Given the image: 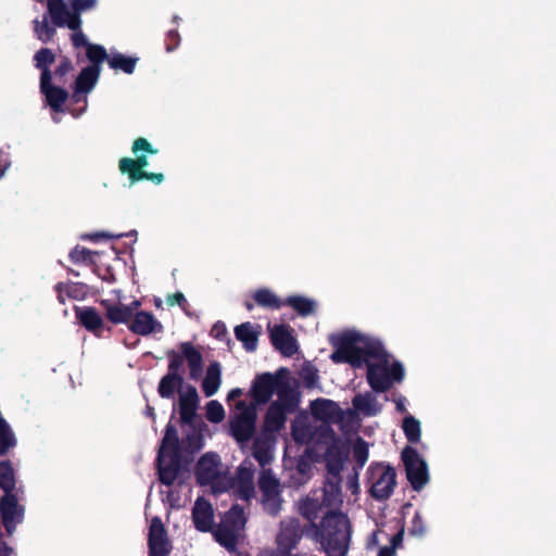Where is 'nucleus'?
Instances as JSON below:
<instances>
[{"mask_svg":"<svg viewBox=\"0 0 556 556\" xmlns=\"http://www.w3.org/2000/svg\"><path fill=\"white\" fill-rule=\"evenodd\" d=\"M192 521L200 532H210L214 525V510L212 504L204 497H198L192 508Z\"/></svg>","mask_w":556,"mask_h":556,"instance_id":"20","label":"nucleus"},{"mask_svg":"<svg viewBox=\"0 0 556 556\" xmlns=\"http://www.w3.org/2000/svg\"><path fill=\"white\" fill-rule=\"evenodd\" d=\"M288 413L278 404L270 403L264 417V430L268 432L280 431L286 424Z\"/></svg>","mask_w":556,"mask_h":556,"instance_id":"31","label":"nucleus"},{"mask_svg":"<svg viewBox=\"0 0 556 556\" xmlns=\"http://www.w3.org/2000/svg\"><path fill=\"white\" fill-rule=\"evenodd\" d=\"M341 475H329L324 483V488L320 491V496L327 502L332 508L336 504L341 502Z\"/></svg>","mask_w":556,"mask_h":556,"instance_id":"30","label":"nucleus"},{"mask_svg":"<svg viewBox=\"0 0 556 556\" xmlns=\"http://www.w3.org/2000/svg\"><path fill=\"white\" fill-rule=\"evenodd\" d=\"M73 31L74 33L71 36L73 46L75 48H81V47L88 48V45H90V43L88 42L85 34L81 31V27L76 30H73Z\"/></svg>","mask_w":556,"mask_h":556,"instance_id":"57","label":"nucleus"},{"mask_svg":"<svg viewBox=\"0 0 556 556\" xmlns=\"http://www.w3.org/2000/svg\"><path fill=\"white\" fill-rule=\"evenodd\" d=\"M366 367L367 382L378 393L389 391L393 383H401L405 377L404 366L397 361L390 365L387 358L379 363H367Z\"/></svg>","mask_w":556,"mask_h":556,"instance_id":"5","label":"nucleus"},{"mask_svg":"<svg viewBox=\"0 0 556 556\" xmlns=\"http://www.w3.org/2000/svg\"><path fill=\"white\" fill-rule=\"evenodd\" d=\"M206 418L211 422H220L225 418L223 405L217 401H211L206 404Z\"/></svg>","mask_w":556,"mask_h":556,"instance_id":"50","label":"nucleus"},{"mask_svg":"<svg viewBox=\"0 0 556 556\" xmlns=\"http://www.w3.org/2000/svg\"><path fill=\"white\" fill-rule=\"evenodd\" d=\"M261 326L253 325L250 321L242 323L235 327L236 339L242 342L247 352H254L257 348Z\"/></svg>","mask_w":556,"mask_h":556,"instance_id":"25","label":"nucleus"},{"mask_svg":"<svg viewBox=\"0 0 556 556\" xmlns=\"http://www.w3.org/2000/svg\"><path fill=\"white\" fill-rule=\"evenodd\" d=\"M65 288L66 296L72 300H85L90 293L89 286L84 282H65Z\"/></svg>","mask_w":556,"mask_h":556,"instance_id":"43","label":"nucleus"},{"mask_svg":"<svg viewBox=\"0 0 556 556\" xmlns=\"http://www.w3.org/2000/svg\"><path fill=\"white\" fill-rule=\"evenodd\" d=\"M48 11L55 26H66L71 29V9L66 7L63 0H48Z\"/></svg>","mask_w":556,"mask_h":556,"instance_id":"33","label":"nucleus"},{"mask_svg":"<svg viewBox=\"0 0 556 556\" xmlns=\"http://www.w3.org/2000/svg\"><path fill=\"white\" fill-rule=\"evenodd\" d=\"M54 54L48 48H41L37 51V68H40L41 72L45 70H49L48 66L54 62Z\"/></svg>","mask_w":556,"mask_h":556,"instance_id":"52","label":"nucleus"},{"mask_svg":"<svg viewBox=\"0 0 556 556\" xmlns=\"http://www.w3.org/2000/svg\"><path fill=\"white\" fill-rule=\"evenodd\" d=\"M334 351L330 359L334 364H350L352 367L361 368L369 363L366 358L371 357L379 361L388 358L381 342L365 338L356 331H348L330 339Z\"/></svg>","mask_w":556,"mask_h":556,"instance_id":"2","label":"nucleus"},{"mask_svg":"<svg viewBox=\"0 0 556 556\" xmlns=\"http://www.w3.org/2000/svg\"><path fill=\"white\" fill-rule=\"evenodd\" d=\"M236 408L240 413L229 421L230 434L239 444H244L253 438L256 430V406L239 401Z\"/></svg>","mask_w":556,"mask_h":556,"instance_id":"9","label":"nucleus"},{"mask_svg":"<svg viewBox=\"0 0 556 556\" xmlns=\"http://www.w3.org/2000/svg\"><path fill=\"white\" fill-rule=\"evenodd\" d=\"M180 43V35L176 29H170L165 36V49L173 52Z\"/></svg>","mask_w":556,"mask_h":556,"instance_id":"56","label":"nucleus"},{"mask_svg":"<svg viewBox=\"0 0 556 556\" xmlns=\"http://www.w3.org/2000/svg\"><path fill=\"white\" fill-rule=\"evenodd\" d=\"M100 72V66L84 67L75 80L74 97H78L81 93L90 92L99 79Z\"/></svg>","mask_w":556,"mask_h":556,"instance_id":"26","label":"nucleus"},{"mask_svg":"<svg viewBox=\"0 0 556 556\" xmlns=\"http://www.w3.org/2000/svg\"><path fill=\"white\" fill-rule=\"evenodd\" d=\"M252 455L263 467L269 464L271 459L268 448L260 441V439H256L253 443Z\"/></svg>","mask_w":556,"mask_h":556,"instance_id":"49","label":"nucleus"},{"mask_svg":"<svg viewBox=\"0 0 556 556\" xmlns=\"http://www.w3.org/2000/svg\"><path fill=\"white\" fill-rule=\"evenodd\" d=\"M72 68V63L68 59H64L60 62V64L55 68V75L58 76H64L66 75L70 70Z\"/></svg>","mask_w":556,"mask_h":556,"instance_id":"59","label":"nucleus"},{"mask_svg":"<svg viewBox=\"0 0 556 556\" xmlns=\"http://www.w3.org/2000/svg\"><path fill=\"white\" fill-rule=\"evenodd\" d=\"M270 342L283 356L291 357L298 352L296 339L288 325H276L270 330Z\"/></svg>","mask_w":556,"mask_h":556,"instance_id":"18","label":"nucleus"},{"mask_svg":"<svg viewBox=\"0 0 556 556\" xmlns=\"http://www.w3.org/2000/svg\"><path fill=\"white\" fill-rule=\"evenodd\" d=\"M130 237V236H137V231L136 230H131L130 232L128 233H117V235H114V233H109V232H94V233H88V235H84L81 236L83 239H88L90 241H98L102 238H105V239H112V238H123V237Z\"/></svg>","mask_w":556,"mask_h":556,"instance_id":"55","label":"nucleus"},{"mask_svg":"<svg viewBox=\"0 0 556 556\" xmlns=\"http://www.w3.org/2000/svg\"><path fill=\"white\" fill-rule=\"evenodd\" d=\"M15 445V438L7 421L0 417V454Z\"/></svg>","mask_w":556,"mask_h":556,"instance_id":"45","label":"nucleus"},{"mask_svg":"<svg viewBox=\"0 0 556 556\" xmlns=\"http://www.w3.org/2000/svg\"><path fill=\"white\" fill-rule=\"evenodd\" d=\"M179 351L167 350V374L164 375L157 386L159 395L163 399H173L175 391L184 384V362L189 367V377L199 380L203 372V356L192 342H180Z\"/></svg>","mask_w":556,"mask_h":556,"instance_id":"1","label":"nucleus"},{"mask_svg":"<svg viewBox=\"0 0 556 556\" xmlns=\"http://www.w3.org/2000/svg\"><path fill=\"white\" fill-rule=\"evenodd\" d=\"M278 399L274 401V404L282 409H286L288 414L295 412L299 406L300 397L299 394L289 386L287 378L283 379L282 383L277 390Z\"/></svg>","mask_w":556,"mask_h":556,"instance_id":"27","label":"nucleus"},{"mask_svg":"<svg viewBox=\"0 0 556 556\" xmlns=\"http://www.w3.org/2000/svg\"><path fill=\"white\" fill-rule=\"evenodd\" d=\"M14 485V475L11 465L7 462L0 463V486L7 494H11Z\"/></svg>","mask_w":556,"mask_h":556,"instance_id":"44","label":"nucleus"},{"mask_svg":"<svg viewBox=\"0 0 556 556\" xmlns=\"http://www.w3.org/2000/svg\"><path fill=\"white\" fill-rule=\"evenodd\" d=\"M149 556H169L172 545L167 531L159 517L151 520L148 535Z\"/></svg>","mask_w":556,"mask_h":556,"instance_id":"15","label":"nucleus"},{"mask_svg":"<svg viewBox=\"0 0 556 556\" xmlns=\"http://www.w3.org/2000/svg\"><path fill=\"white\" fill-rule=\"evenodd\" d=\"M405 466L406 478L414 491H421L429 482V471L426 460L417 450L406 445L401 453Z\"/></svg>","mask_w":556,"mask_h":556,"instance_id":"10","label":"nucleus"},{"mask_svg":"<svg viewBox=\"0 0 556 556\" xmlns=\"http://www.w3.org/2000/svg\"><path fill=\"white\" fill-rule=\"evenodd\" d=\"M260 556H289V554H285V551L279 548H267L261 552Z\"/></svg>","mask_w":556,"mask_h":556,"instance_id":"63","label":"nucleus"},{"mask_svg":"<svg viewBox=\"0 0 556 556\" xmlns=\"http://www.w3.org/2000/svg\"><path fill=\"white\" fill-rule=\"evenodd\" d=\"M339 438L337 437L334 430L329 425H320L315 429V431L311 435V444L309 450L315 451L316 453H320L324 451L326 446L337 441Z\"/></svg>","mask_w":556,"mask_h":556,"instance_id":"29","label":"nucleus"},{"mask_svg":"<svg viewBox=\"0 0 556 556\" xmlns=\"http://www.w3.org/2000/svg\"><path fill=\"white\" fill-rule=\"evenodd\" d=\"M166 303L168 306L178 305L187 315H189V303L182 292L177 291L173 294H168L166 298Z\"/></svg>","mask_w":556,"mask_h":556,"instance_id":"53","label":"nucleus"},{"mask_svg":"<svg viewBox=\"0 0 556 556\" xmlns=\"http://www.w3.org/2000/svg\"><path fill=\"white\" fill-rule=\"evenodd\" d=\"M75 317L78 324L96 337H102L104 330L111 332V327L104 323V318L93 306H75Z\"/></svg>","mask_w":556,"mask_h":556,"instance_id":"16","label":"nucleus"},{"mask_svg":"<svg viewBox=\"0 0 556 556\" xmlns=\"http://www.w3.org/2000/svg\"><path fill=\"white\" fill-rule=\"evenodd\" d=\"M94 255H98V252L91 251L85 247L76 245L68 254V257L74 264H85V265H93L96 261L93 258Z\"/></svg>","mask_w":556,"mask_h":556,"instance_id":"42","label":"nucleus"},{"mask_svg":"<svg viewBox=\"0 0 556 556\" xmlns=\"http://www.w3.org/2000/svg\"><path fill=\"white\" fill-rule=\"evenodd\" d=\"M240 491L242 493V497L245 500H249L254 492L252 482L251 481L242 482Z\"/></svg>","mask_w":556,"mask_h":556,"instance_id":"60","label":"nucleus"},{"mask_svg":"<svg viewBox=\"0 0 556 556\" xmlns=\"http://www.w3.org/2000/svg\"><path fill=\"white\" fill-rule=\"evenodd\" d=\"M253 299L258 306L270 309H278L283 305L278 296L266 288L257 289L253 294Z\"/></svg>","mask_w":556,"mask_h":556,"instance_id":"39","label":"nucleus"},{"mask_svg":"<svg viewBox=\"0 0 556 556\" xmlns=\"http://www.w3.org/2000/svg\"><path fill=\"white\" fill-rule=\"evenodd\" d=\"M211 334L217 340H224L228 336L227 327L223 321H217L213 325Z\"/></svg>","mask_w":556,"mask_h":556,"instance_id":"58","label":"nucleus"},{"mask_svg":"<svg viewBox=\"0 0 556 556\" xmlns=\"http://www.w3.org/2000/svg\"><path fill=\"white\" fill-rule=\"evenodd\" d=\"M367 484L371 497L386 501L396 486V471L390 465L374 463L367 469Z\"/></svg>","mask_w":556,"mask_h":556,"instance_id":"8","label":"nucleus"},{"mask_svg":"<svg viewBox=\"0 0 556 556\" xmlns=\"http://www.w3.org/2000/svg\"><path fill=\"white\" fill-rule=\"evenodd\" d=\"M283 304L291 306L301 316H308L315 311V302L301 295L288 296Z\"/></svg>","mask_w":556,"mask_h":556,"instance_id":"40","label":"nucleus"},{"mask_svg":"<svg viewBox=\"0 0 556 556\" xmlns=\"http://www.w3.org/2000/svg\"><path fill=\"white\" fill-rule=\"evenodd\" d=\"M213 534L216 542H218L227 551L233 552L237 548L240 533L219 523Z\"/></svg>","mask_w":556,"mask_h":556,"instance_id":"36","label":"nucleus"},{"mask_svg":"<svg viewBox=\"0 0 556 556\" xmlns=\"http://www.w3.org/2000/svg\"><path fill=\"white\" fill-rule=\"evenodd\" d=\"M426 533V525L424 518L419 511H416L412 519V527L409 528V534L415 536H424Z\"/></svg>","mask_w":556,"mask_h":556,"instance_id":"54","label":"nucleus"},{"mask_svg":"<svg viewBox=\"0 0 556 556\" xmlns=\"http://www.w3.org/2000/svg\"><path fill=\"white\" fill-rule=\"evenodd\" d=\"M100 305L104 311V318L112 325L126 324L131 320V309L122 302H114L109 299L100 301Z\"/></svg>","mask_w":556,"mask_h":556,"instance_id":"22","label":"nucleus"},{"mask_svg":"<svg viewBox=\"0 0 556 556\" xmlns=\"http://www.w3.org/2000/svg\"><path fill=\"white\" fill-rule=\"evenodd\" d=\"M222 383V367L218 362H212L202 381V390L206 397L213 396Z\"/></svg>","mask_w":556,"mask_h":556,"instance_id":"32","label":"nucleus"},{"mask_svg":"<svg viewBox=\"0 0 556 556\" xmlns=\"http://www.w3.org/2000/svg\"><path fill=\"white\" fill-rule=\"evenodd\" d=\"M220 465V457L217 453L207 452L203 454L194 469L197 483L200 486H211L215 494L227 491L229 481L222 476Z\"/></svg>","mask_w":556,"mask_h":556,"instance_id":"6","label":"nucleus"},{"mask_svg":"<svg viewBox=\"0 0 556 556\" xmlns=\"http://www.w3.org/2000/svg\"><path fill=\"white\" fill-rule=\"evenodd\" d=\"M143 180H151L156 185H160L164 180V175L162 173H144Z\"/></svg>","mask_w":556,"mask_h":556,"instance_id":"62","label":"nucleus"},{"mask_svg":"<svg viewBox=\"0 0 556 556\" xmlns=\"http://www.w3.org/2000/svg\"><path fill=\"white\" fill-rule=\"evenodd\" d=\"M204 445L203 435L200 432H191L184 440V450L188 453H197Z\"/></svg>","mask_w":556,"mask_h":556,"instance_id":"47","label":"nucleus"},{"mask_svg":"<svg viewBox=\"0 0 556 556\" xmlns=\"http://www.w3.org/2000/svg\"><path fill=\"white\" fill-rule=\"evenodd\" d=\"M131 152L136 159L122 157L118 162V169L123 175H127L130 185L143 180L144 168L149 165L147 154H156L157 149L153 148L148 139L139 137L134 140Z\"/></svg>","mask_w":556,"mask_h":556,"instance_id":"7","label":"nucleus"},{"mask_svg":"<svg viewBox=\"0 0 556 556\" xmlns=\"http://www.w3.org/2000/svg\"><path fill=\"white\" fill-rule=\"evenodd\" d=\"M368 455L369 453L367 443L362 438H358L353 447V457L356 464L359 467H363L368 459Z\"/></svg>","mask_w":556,"mask_h":556,"instance_id":"51","label":"nucleus"},{"mask_svg":"<svg viewBox=\"0 0 556 556\" xmlns=\"http://www.w3.org/2000/svg\"><path fill=\"white\" fill-rule=\"evenodd\" d=\"M174 417L172 414L170 420L165 427L156 456L159 481L167 486L174 484L181 469V445L177 428L172 422Z\"/></svg>","mask_w":556,"mask_h":556,"instance_id":"4","label":"nucleus"},{"mask_svg":"<svg viewBox=\"0 0 556 556\" xmlns=\"http://www.w3.org/2000/svg\"><path fill=\"white\" fill-rule=\"evenodd\" d=\"M127 327L132 333L143 337H147L153 332L163 331L162 324L154 317L151 312L147 311L136 312Z\"/></svg>","mask_w":556,"mask_h":556,"instance_id":"19","label":"nucleus"},{"mask_svg":"<svg viewBox=\"0 0 556 556\" xmlns=\"http://www.w3.org/2000/svg\"><path fill=\"white\" fill-rule=\"evenodd\" d=\"M262 505L267 514H269L270 516H277L281 510V494L263 496Z\"/></svg>","mask_w":556,"mask_h":556,"instance_id":"48","label":"nucleus"},{"mask_svg":"<svg viewBox=\"0 0 556 556\" xmlns=\"http://www.w3.org/2000/svg\"><path fill=\"white\" fill-rule=\"evenodd\" d=\"M258 488L262 493V497L281 494L280 482L269 470H264L261 473Z\"/></svg>","mask_w":556,"mask_h":556,"instance_id":"38","label":"nucleus"},{"mask_svg":"<svg viewBox=\"0 0 556 556\" xmlns=\"http://www.w3.org/2000/svg\"><path fill=\"white\" fill-rule=\"evenodd\" d=\"M86 55L92 63L90 66H100L103 61H108L110 58L104 47L100 45H88Z\"/></svg>","mask_w":556,"mask_h":556,"instance_id":"46","label":"nucleus"},{"mask_svg":"<svg viewBox=\"0 0 556 556\" xmlns=\"http://www.w3.org/2000/svg\"><path fill=\"white\" fill-rule=\"evenodd\" d=\"M303 529L298 518L283 519L279 523V531L276 535V545L285 551V554H291L302 540Z\"/></svg>","mask_w":556,"mask_h":556,"instance_id":"14","label":"nucleus"},{"mask_svg":"<svg viewBox=\"0 0 556 556\" xmlns=\"http://www.w3.org/2000/svg\"><path fill=\"white\" fill-rule=\"evenodd\" d=\"M326 463V469L329 475L341 473L344 463V452L341 440L338 439L329 444L321 452Z\"/></svg>","mask_w":556,"mask_h":556,"instance_id":"24","label":"nucleus"},{"mask_svg":"<svg viewBox=\"0 0 556 556\" xmlns=\"http://www.w3.org/2000/svg\"><path fill=\"white\" fill-rule=\"evenodd\" d=\"M403 535H404V529H401L397 533L392 535L389 546H394V549H396L399 546H401V544L403 542Z\"/></svg>","mask_w":556,"mask_h":556,"instance_id":"64","label":"nucleus"},{"mask_svg":"<svg viewBox=\"0 0 556 556\" xmlns=\"http://www.w3.org/2000/svg\"><path fill=\"white\" fill-rule=\"evenodd\" d=\"M199 406V394L193 386H188L186 392L179 396V414L182 424H191Z\"/></svg>","mask_w":556,"mask_h":556,"instance_id":"23","label":"nucleus"},{"mask_svg":"<svg viewBox=\"0 0 556 556\" xmlns=\"http://www.w3.org/2000/svg\"><path fill=\"white\" fill-rule=\"evenodd\" d=\"M245 522L247 518L244 509L239 504L232 505L220 520L222 526L227 527L238 533H241L244 530Z\"/></svg>","mask_w":556,"mask_h":556,"instance_id":"34","label":"nucleus"},{"mask_svg":"<svg viewBox=\"0 0 556 556\" xmlns=\"http://www.w3.org/2000/svg\"><path fill=\"white\" fill-rule=\"evenodd\" d=\"M55 291H56V294H58V300L61 304H64L65 303V299L67 298L66 296V288H65V282H59L55 285L54 287Z\"/></svg>","mask_w":556,"mask_h":556,"instance_id":"61","label":"nucleus"},{"mask_svg":"<svg viewBox=\"0 0 556 556\" xmlns=\"http://www.w3.org/2000/svg\"><path fill=\"white\" fill-rule=\"evenodd\" d=\"M352 404L357 412L368 417L377 416L382 408L372 392L356 394L352 400Z\"/></svg>","mask_w":556,"mask_h":556,"instance_id":"28","label":"nucleus"},{"mask_svg":"<svg viewBox=\"0 0 556 556\" xmlns=\"http://www.w3.org/2000/svg\"><path fill=\"white\" fill-rule=\"evenodd\" d=\"M51 72L45 70L40 76V90L46 97L48 105L53 112H62L63 105L68 98V93L65 89L51 85Z\"/></svg>","mask_w":556,"mask_h":556,"instance_id":"17","label":"nucleus"},{"mask_svg":"<svg viewBox=\"0 0 556 556\" xmlns=\"http://www.w3.org/2000/svg\"><path fill=\"white\" fill-rule=\"evenodd\" d=\"M287 376L288 369L285 367L279 368L276 374L263 372L257 375L250 390V395L254 403L257 405L268 403Z\"/></svg>","mask_w":556,"mask_h":556,"instance_id":"11","label":"nucleus"},{"mask_svg":"<svg viewBox=\"0 0 556 556\" xmlns=\"http://www.w3.org/2000/svg\"><path fill=\"white\" fill-rule=\"evenodd\" d=\"M0 511L5 530L9 535L14 532L15 526L22 521L23 508L17 504L12 494H5L0 501Z\"/></svg>","mask_w":556,"mask_h":556,"instance_id":"21","label":"nucleus"},{"mask_svg":"<svg viewBox=\"0 0 556 556\" xmlns=\"http://www.w3.org/2000/svg\"><path fill=\"white\" fill-rule=\"evenodd\" d=\"M312 416L323 425H343L346 414L353 415L351 409L343 410L339 404L329 399H316L309 405Z\"/></svg>","mask_w":556,"mask_h":556,"instance_id":"12","label":"nucleus"},{"mask_svg":"<svg viewBox=\"0 0 556 556\" xmlns=\"http://www.w3.org/2000/svg\"><path fill=\"white\" fill-rule=\"evenodd\" d=\"M402 429L407 441L412 444H416L420 441L421 429L420 421L412 415H407L403 419Z\"/></svg>","mask_w":556,"mask_h":556,"instance_id":"41","label":"nucleus"},{"mask_svg":"<svg viewBox=\"0 0 556 556\" xmlns=\"http://www.w3.org/2000/svg\"><path fill=\"white\" fill-rule=\"evenodd\" d=\"M71 8V30H76L81 27L80 14L93 10L98 0H68Z\"/></svg>","mask_w":556,"mask_h":556,"instance_id":"35","label":"nucleus"},{"mask_svg":"<svg viewBox=\"0 0 556 556\" xmlns=\"http://www.w3.org/2000/svg\"><path fill=\"white\" fill-rule=\"evenodd\" d=\"M138 62V58L127 56L123 53H112V55L108 59V64L111 68L117 71H122L125 74H132L136 68V64Z\"/></svg>","mask_w":556,"mask_h":556,"instance_id":"37","label":"nucleus"},{"mask_svg":"<svg viewBox=\"0 0 556 556\" xmlns=\"http://www.w3.org/2000/svg\"><path fill=\"white\" fill-rule=\"evenodd\" d=\"M298 511L308 522V529L313 532L318 527L317 519H323V516L333 511V508L315 491L298 502Z\"/></svg>","mask_w":556,"mask_h":556,"instance_id":"13","label":"nucleus"},{"mask_svg":"<svg viewBox=\"0 0 556 556\" xmlns=\"http://www.w3.org/2000/svg\"><path fill=\"white\" fill-rule=\"evenodd\" d=\"M352 534V525L348 515L333 509L323 516L313 538L318 542L327 556H346Z\"/></svg>","mask_w":556,"mask_h":556,"instance_id":"3","label":"nucleus"}]
</instances>
